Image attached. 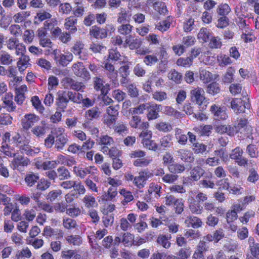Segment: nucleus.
<instances>
[{"mask_svg": "<svg viewBox=\"0 0 259 259\" xmlns=\"http://www.w3.org/2000/svg\"><path fill=\"white\" fill-rule=\"evenodd\" d=\"M12 139L13 143H14L16 147H18L19 149L27 141L26 140L25 137H22L19 134H17L13 136Z\"/></svg>", "mask_w": 259, "mask_h": 259, "instance_id": "obj_50", "label": "nucleus"}, {"mask_svg": "<svg viewBox=\"0 0 259 259\" xmlns=\"http://www.w3.org/2000/svg\"><path fill=\"white\" fill-rule=\"evenodd\" d=\"M103 79L100 77L96 76L93 78V85L95 90L97 91H101V94L105 96L109 90V85H104Z\"/></svg>", "mask_w": 259, "mask_h": 259, "instance_id": "obj_10", "label": "nucleus"}, {"mask_svg": "<svg viewBox=\"0 0 259 259\" xmlns=\"http://www.w3.org/2000/svg\"><path fill=\"white\" fill-rule=\"evenodd\" d=\"M65 238L69 244L74 246H79L82 242L81 237L78 235H69Z\"/></svg>", "mask_w": 259, "mask_h": 259, "instance_id": "obj_28", "label": "nucleus"}, {"mask_svg": "<svg viewBox=\"0 0 259 259\" xmlns=\"http://www.w3.org/2000/svg\"><path fill=\"white\" fill-rule=\"evenodd\" d=\"M148 103L140 104L137 107L131 108L130 111L132 114H141L147 110Z\"/></svg>", "mask_w": 259, "mask_h": 259, "instance_id": "obj_51", "label": "nucleus"}, {"mask_svg": "<svg viewBox=\"0 0 259 259\" xmlns=\"http://www.w3.org/2000/svg\"><path fill=\"white\" fill-rule=\"evenodd\" d=\"M155 127L158 131L163 132H168L172 129L171 124L165 122H160L157 123Z\"/></svg>", "mask_w": 259, "mask_h": 259, "instance_id": "obj_47", "label": "nucleus"}, {"mask_svg": "<svg viewBox=\"0 0 259 259\" xmlns=\"http://www.w3.org/2000/svg\"><path fill=\"white\" fill-rule=\"evenodd\" d=\"M189 208L191 211L193 213L200 214L202 212L203 207L199 202L194 201L189 205Z\"/></svg>", "mask_w": 259, "mask_h": 259, "instance_id": "obj_49", "label": "nucleus"}, {"mask_svg": "<svg viewBox=\"0 0 259 259\" xmlns=\"http://www.w3.org/2000/svg\"><path fill=\"white\" fill-rule=\"evenodd\" d=\"M210 110L211 113L213 114L216 120H224L227 117V115L225 110L215 104L211 106Z\"/></svg>", "mask_w": 259, "mask_h": 259, "instance_id": "obj_17", "label": "nucleus"}, {"mask_svg": "<svg viewBox=\"0 0 259 259\" xmlns=\"http://www.w3.org/2000/svg\"><path fill=\"white\" fill-rule=\"evenodd\" d=\"M243 152L242 149L239 147H237L232 150L231 153L230 154V158L236 161L242 156Z\"/></svg>", "mask_w": 259, "mask_h": 259, "instance_id": "obj_59", "label": "nucleus"}, {"mask_svg": "<svg viewBox=\"0 0 259 259\" xmlns=\"http://www.w3.org/2000/svg\"><path fill=\"white\" fill-rule=\"evenodd\" d=\"M125 43L128 45L131 49H138L141 44L139 39H134L131 35L126 36Z\"/></svg>", "mask_w": 259, "mask_h": 259, "instance_id": "obj_26", "label": "nucleus"}, {"mask_svg": "<svg viewBox=\"0 0 259 259\" xmlns=\"http://www.w3.org/2000/svg\"><path fill=\"white\" fill-rule=\"evenodd\" d=\"M172 139V136L170 134L162 137L160 139V146L164 149H167L170 147L173 144Z\"/></svg>", "mask_w": 259, "mask_h": 259, "instance_id": "obj_27", "label": "nucleus"}, {"mask_svg": "<svg viewBox=\"0 0 259 259\" xmlns=\"http://www.w3.org/2000/svg\"><path fill=\"white\" fill-rule=\"evenodd\" d=\"M72 71L77 76L80 77L85 80L91 78L90 74L85 68L83 63L77 62L72 65Z\"/></svg>", "mask_w": 259, "mask_h": 259, "instance_id": "obj_5", "label": "nucleus"}, {"mask_svg": "<svg viewBox=\"0 0 259 259\" xmlns=\"http://www.w3.org/2000/svg\"><path fill=\"white\" fill-rule=\"evenodd\" d=\"M170 236L168 235H159L157 239V243L165 248H168L170 246V242L169 241Z\"/></svg>", "mask_w": 259, "mask_h": 259, "instance_id": "obj_29", "label": "nucleus"}, {"mask_svg": "<svg viewBox=\"0 0 259 259\" xmlns=\"http://www.w3.org/2000/svg\"><path fill=\"white\" fill-rule=\"evenodd\" d=\"M248 7L246 3L239 4L235 8V14L238 18L241 17L250 18V14L248 13Z\"/></svg>", "mask_w": 259, "mask_h": 259, "instance_id": "obj_15", "label": "nucleus"}, {"mask_svg": "<svg viewBox=\"0 0 259 259\" xmlns=\"http://www.w3.org/2000/svg\"><path fill=\"white\" fill-rule=\"evenodd\" d=\"M104 68L105 69V74L107 77L110 79L111 84L116 87L119 85V82L117 77V72L115 70L113 65L108 62L105 64Z\"/></svg>", "mask_w": 259, "mask_h": 259, "instance_id": "obj_3", "label": "nucleus"}, {"mask_svg": "<svg viewBox=\"0 0 259 259\" xmlns=\"http://www.w3.org/2000/svg\"><path fill=\"white\" fill-rule=\"evenodd\" d=\"M231 11V8L227 4L220 5L217 9V13L221 16H226Z\"/></svg>", "mask_w": 259, "mask_h": 259, "instance_id": "obj_45", "label": "nucleus"}, {"mask_svg": "<svg viewBox=\"0 0 259 259\" xmlns=\"http://www.w3.org/2000/svg\"><path fill=\"white\" fill-rule=\"evenodd\" d=\"M250 105L240 98L233 99L231 102V107L236 113L245 112V109H249Z\"/></svg>", "mask_w": 259, "mask_h": 259, "instance_id": "obj_4", "label": "nucleus"}, {"mask_svg": "<svg viewBox=\"0 0 259 259\" xmlns=\"http://www.w3.org/2000/svg\"><path fill=\"white\" fill-rule=\"evenodd\" d=\"M74 171L77 176L81 178H83L87 175L89 174H95L94 171L92 170V168H78L76 166L74 167Z\"/></svg>", "mask_w": 259, "mask_h": 259, "instance_id": "obj_31", "label": "nucleus"}, {"mask_svg": "<svg viewBox=\"0 0 259 259\" xmlns=\"http://www.w3.org/2000/svg\"><path fill=\"white\" fill-rule=\"evenodd\" d=\"M158 60L155 55H148L144 57V62L148 66H152L158 62Z\"/></svg>", "mask_w": 259, "mask_h": 259, "instance_id": "obj_57", "label": "nucleus"}, {"mask_svg": "<svg viewBox=\"0 0 259 259\" xmlns=\"http://www.w3.org/2000/svg\"><path fill=\"white\" fill-rule=\"evenodd\" d=\"M212 77L211 73L206 70L205 69H202L200 71V78L203 82H208L210 81Z\"/></svg>", "mask_w": 259, "mask_h": 259, "instance_id": "obj_60", "label": "nucleus"}, {"mask_svg": "<svg viewBox=\"0 0 259 259\" xmlns=\"http://www.w3.org/2000/svg\"><path fill=\"white\" fill-rule=\"evenodd\" d=\"M249 176L247 181L249 182L255 183L259 179V176L256 171L253 168L249 169Z\"/></svg>", "mask_w": 259, "mask_h": 259, "instance_id": "obj_64", "label": "nucleus"}, {"mask_svg": "<svg viewBox=\"0 0 259 259\" xmlns=\"http://www.w3.org/2000/svg\"><path fill=\"white\" fill-rule=\"evenodd\" d=\"M32 255V253L30 249L28 247L23 248L21 250H19L16 254V258L17 259H21L22 257L30 258Z\"/></svg>", "mask_w": 259, "mask_h": 259, "instance_id": "obj_46", "label": "nucleus"}, {"mask_svg": "<svg viewBox=\"0 0 259 259\" xmlns=\"http://www.w3.org/2000/svg\"><path fill=\"white\" fill-rule=\"evenodd\" d=\"M83 202L88 208L94 207L97 205L95 198L91 195H85L83 199Z\"/></svg>", "mask_w": 259, "mask_h": 259, "instance_id": "obj_43", "label": "nucleus"}, {"mask_svg": "<svg viewBox=\"0 0 259 259\" xmlns=\"http://www.w3.org/2000/svg\"><path fill=\"white\" fill-rule=\"evenodd\" d=\"M168 168L171 173L174 174L182 173L185 169L184 165L179 163H172L171 165H168Z\"/></svg>", "mask_w": 259, "mask_h": 259, "instance_id": "obj_35", "label": "nucleus"}, {"mask_svg": "<svg viewBox=\"0 0 259 259\" xmlns=\"http://www.w3.org/2000/svg\"><path fill=\"white\" fill-rule=\"evenodd\" d=\"M31 102L34 108L39 112L42 113L45 110L44 107L41 103L37 96H33L31 98Z\"/></svg>", "mask_w": 259, "mask_h": 259, "instance_id": "obj_48", "label": "nucleus"}, {"mask_svg": "<svg viewBox=\"0 0 259 259\" xmlns=\"http://www.w3.org/2000/svg\"><path fill=\"white\" fill-rule=\"evenodd\" d=\"M90 34L97 39H103L107 36L104 28H100L96 25L92 27L90 29Z\"/></svg>", "mask_w": 259, "mask_h": 259, "instance_id": "obj_18", "label": "nucleus"}, {"mask_svg": "<svg viewBox=\"0 0 259 259\" xmlns=\"http://www.w3.org/2000/svg\"><path fill=\"white\" fill-rule=\"evenodd\" d=\"M19 149L21 153L30 156H34L40 152L39 148L30 146L28 141L23 145Z\"/></svg>", "mask_w": 259, "mask_h": 259, "instance_id": "obj_16", "label": "nucleus"}, {"mask_svg": "<svg viewBox=\"0 0 259 259\" xmlns=\"http://www.w3.org/2000/svg\"><path fill=\"white\" fill-rule=\"evenodd\" d=\"M191 254V251L190 248H181L178 252L177 255L179 256L178 259H187Z\"/></svg>", "mask_w": 259, "mask_h": 259, "instance_id": "obj_55", "label": "nucleus"}, {"mask_svg": "<svg viewBox=\"0 0 259 259\" xmlns=\"http://www.w3.org/2000/svg\"><path fill=\"white\" fill-rule=\"evenodd\" d=\"M39 119V117L34 114H25L21 120V124L24 130H28Z\"/></svg>", "mask_w": 259, "mask_h": 259, "instance_id": "obj_9", "label": "nucleus"}, {"mask_svg": "<svg viewBox=\"0 0 259 259\" xmlns=\"http://www.w3.org/2000/svg\"><path fill=\"white\" fill-rule=\"evenodd\" d=\"M127 93L132 98H137L139 96V91L134 83L128 84L127 87Z\"/></svg>", "mask_w": 259, "mask_h": 259, "instance_id": "obj_52", "label": "nucleus"}, {"mask_svg": "<svg viewBox=\"0 0 259 259\" xmlns=\"http://www.w3.org/2000/svg\"><path fill=\"white\" fill-rule=\"evenodd\" d=\"M154 9L160 14L165 15L167 13L166 6L164 3L162 2H155L153 4Z\"/></svg>", "mask_w": 259, "mask_h": 259, "instance_id": "obj_37", "label": "nucleus"}, {"mask_svg": "<svg viewBox=\"0 0 259 259\" xmlns=\"http://www.w3.org/2000/svg\"><path fill=\"white\" fill-rule=\"evenodd\" d=\"M54 59L57 64L62 66H66L73 59V55L71 53L66 55L62 54L59 50H54L52 53Z\"/></svg>", "mask_w": 259, "mask_h": 259, "instance_id": "obj_2", "label": "nucleus"}, {"mask_svg": "<svg viewBox=\"0 0 259 259\" xmlns=\"http://www.w3.org/2000/svg\"><path fill=\"white\" fill-rule=\"evenodd\" d=\"M151 176V174L148 171L139 172V176L135 177L134 180V184L139 189L144 187L146 180Z\"/></svg>", "mask_w": 259, "mask_h": 259, "instance_id": "obj_11", "label": "nucleus"}, {"mask_svg": "<svg viewBox=\"0 0 259 259\" xmlns=\"http://www.w3.org/2000/svg\"><path fill=\"white\" fill-rule=\"evenodd\" d=\"M133 26L128 24H122L118 27V31L122 35H130L132 32Z\"/></svg>", "mask_w": 259, "mask_h": 259, "instance_id": "obj_44", "label": "nucleus"}, {"mask_svg": "<svg viewBox=\"0 0 259 259\" xmlns=\"http://www.w3.org/2000/svg\"><path fill=\"white\" fill-rule=\"evenodd\" d=\"M30 163V160L27 157L22 155H18L14 158L12 161V168L20 171L24 170L25 167Z\"/></svg>", "mask_w": 259, "mask_h": 259, "instance_id": "obj_7", "label": "nucleus"}, {"mask_svg": "<svg viewBox=\"0 0 259 259\" xmlns=\"http://www.w3.org/2000/svg\"><path fill=\"white\" fill-rule=\"evenodd\" d=\"M12 62V57L7 52H0V62L3 65H9Z\"/></svg>", "mask_w": 259, "mask_h": 259, "instance_id": "obj_38", "label": "nucleus"}, {"mask_svg": "<svg viewBox=\"0 0 259 259\" xmlns=\"http://www.w3.org/2000/svg\"><path fill=\"white\" fill-rule=\"evenodd\" d=\"M185 224L188 227H191L193 228H198L202 226V222L201 220L194 216L188 217L185 221Z\"/></svg>", "mask_w": 259, "mask_h": 259, "instance_id": "obj_21", "label": "nucleus"}, {"mask_svg": "<svg viewBox=\"0 0 259 259\" xmlns=\"http://www.w3.org/2000/svg\"><path fill=\"white\" fill-rule=\"evenodd\" d=\"M210 30L206 28H201L198 34V39L201 42H207L211 37Z\"/></svg>", "mask_w": 259, "mask_h": 259, "instance_id": "obj_24", "label": "nucleus"}, {"mask_svg": "<svg viewBox=\"0 0 259 259\" xmlns=\"http://www.w3.org/2000/svg\"><path fill=\"white\" fill-rule=\"evenodd\" d=\"M77 19L74 16H70L65 20L64 26L67 30L71 33H74L77 31V27L75 25L77 23Z\"/></svg>", "mask_w": 259, "mask_h": 259, "instance_id": "obj_19", "label": "nucleus"}, {"mask_svg": "<svg viewBox=\"0 0 259 259\" xmlns=\"http://www.w3.org/2000/svg\"><path fill=\"white\" fill-rule=\"evenodd\" d=\"M207 146L202 143H194L192 145V150L196 154H203L206 150Z\"/></svg>", "mask_w": 259, "mask_h": 259, "instance_id": "obj_42", "label": "nucleus"}, {"mask_svg": "<svg viewBox=\"0 0 259 259\" xmlns=\"http://www.w3.org/2000/svg\"><path fill=\"white\" fill-rule=\"evenodd\" d=\"M220 91L219 84L216 82H213L209 84L206 89V92L209 94L214 95Z\"/></svg>", "mask_w": 259, "mask_h": 259, "instance_id": "obj_39", "label": "nucleus"}, {"mask_svg": "<svg viewBox=\"0 0 259 259\" xmlns=\"http://www.w3.org/2000/svg\"><path fill=\"white\" fill-rule=\"evenodd\" d=\"M193 62V58L187 57L186 58H180L177 61V64L178 66L183 67L190 66Z\"/></svg>", "mask_w": 259, "mask_h": 259, "instance_id": "obj_58", "label": "nucleus"}, {"mask_svg": "<svg viewBox=\"0 0 259 259\" xmlns=\"http://www.w3.org/2000/svg\"><path fill=\"white\" fill-rule=\"evenodd\" d=\"M177 156L185 162H193L195 158L193 154L186 149H180L177 152Z\"/></svg>", "mask_w": 259, "mask_h": 259, "instance_id": "obj_14", "label": "nucleus"}, {"mask_svg": "<svg viewBox=\"0 0 259 259\" xmlns=\"http://www.w3.org/2000/svg\"><path fill=\"white\" fill-rule=\"evenodd\" d=\"M64 81L72 90L79 91L85 88V85L82 82L76 81L70 77H65Z\"/></svg>", "mask_w": 259, "mask_h": 259, "instance_id": "obj_22", "label": "nucleus"}, {"mask_svg": "<svg viewBox=\"0 0 259 259\" xmlns=\"http://www.w3.org/2000/svg\"><path fill=\"white\" fill-rule=\"evenodd\" d=\"M12 97L7 95L3 98V103L4 104L3 107L10 112H13L16 109V106L12 100Z\"/></svg>", "mask_w": 259, "mask_h": 259, "instance_id": "obj_25", "label": "nucleus"}, {"mask_svg": "<svg viewBox=\"0 0 259 259\" xmlns=\"http://www.w3.org/2000/svg\"><path fill=\"white\" fill-rule=\"evenodd\" d=\"M96 141L97 144L100 145L111 146L114 143L113 138L108 135L102 136Z\"/></svg>", "mask_w": 259, "mask_h": 259, "instance_id": "obj_32", "label": "nucleus"}, {"mask_svg": "<svg viewBox=\"0 0 259 259\" xmlns=\"http://www.w3.org/2000/svg\"><path fill=\"white\" fill-rule=\"evenodd\" d=\"M64 130L63 128L58 127L52 131V133L56 137L55 148L58 151H61L63 149L65 145L68 141L67 136L63 134Z\"/></svg>", "mask_w": 259, "mask_h": 259, "instance_id": "obj_1", "label": "nucleus"}, {"mask_svg": "<svg viewBox=\"0 0 259 259\" xmlns=\"http://www.w3.org/2000/svg\"><path fill=\"white\" fill-rule=\"evenodd\" d=\"M58 177L61 180L68 179L70 178L69 170L65 166L59 167L57 169Z\"/></svg>", "mask_w": 259, "mask_h": 259, "instance_id": "obj_36", "label": "nucleus"}, {"mask_svg": "<svg viewBox=\"0 0 259 259\" xmlns=\"http://www.w3.org/2000/svg\"><path fill=\"white\" fill-rule=\"evenodd\" d=\"M204 94L205 92L202 88H194L190 91L191 101L199 105L206 103V101L204 97Z\"/></svg>", "mask_w": 259, "mask_h": 259, "instance_id": "obj_6", "label": "nucleus"}, {"mask_svg": "<svg viewBox=\"0 0 259 259\" xmlns=\"http://www.w3.org/2000/svg\"><path fill=\"white\" fill-rule=\"evenodd\" d=\"M57 96L56 101L57 110L64 112L69 102V100L66 98V96L64 95L62 91H59L57 93Z\"/></svg>", "mask_w": 259, "mask_h": 259, "instance_id": "obj_13", "label": "nucleus"}, {"mask_svg": "<svg viewBox=\"0 0 259 259\" xmlns=\"http://www.w3.org/2000/svg\"><path fill=\"white\" fill-rule=\"evenodd\" d=\"M171 22V17L168 16L165 20L160 22L156 26V28L162 32L165 31L170 27Z\"/></svg>", "mask_w": 259, "mask_h": 259, "instance_id": "obj_30", "label": "nucleus"}, {"mask_svg": "<svg viewBox=\"0 0 259 259\" xmlns=\"http://www.w3.org/2000/svg\"><path fill=\"white\" fill-rule=\"evenodd\" d=\"M101 112L97 106L94 107L87 110L85 113V117L87 119L93 120L99 117Z\"/></svg>", "mask_w": 259, "mask_h": 259, "instance_id": "obj_23", "label": "nucleus"}, {"mask_svg": "<svg viewBox=\"0 0 259 259\" xmlns=\"http://www.w3.org/2000/svg\"><path fill=\"white\" fill-rule=\"evenodd\" d=\"M239 133L243 134L244 137H248L251 132V127L247 125V120L245 118H240L238 123L235 125Z\"/></svg>", "mask_w": 259, "mask_h": 259, "instance_id": "obj_12", "label": "nucleus"}, {"mask_svg": "<svg viewBox=\"0 0 259 259\" xmlns=\"http://www.w3.org/2000/svg\"><path fill=\"white\" fill-rule=\"evenodd\" d=\"M134 240V236L129 233H122V243L125 246H131Z\"/></svg>", "mask_w": 259, "mask_h": 259, "instance_id": "obj_40", "label": "nucleus"}, {"mask_svg": "<svg viewBox=\"0 0 259 259\" xmlns=\"http://www.w3.org/2000/svg\"><path fill=\"white\" fill-rule=\"evenodd\" d=\"M142 143L145 147L149 150L154 151H156L158 150L157 144L150 139L146 138V139H143Z\"/></svg>", "mask_w": 259, "mask_h": 259, "instance_id": "obj_41", "label": "nucleus"}, {"mask_svg": "<svg viewBox=\"0 0 259 259\" xmlns=\"http://www.w3.org/2000/svg\"><path fill=\"white\" fill-rule=\"evenodd\" d=\"M131 63H127L121 66L118 70L120 76H128L130 73V65Z\"/></svg>", "mask_w": 259, "mask_h": 259, "instance_id": "obj_63", "label": "nucleus"}, {"mask_svg": "<svg viewBox=\"0 0 259 259\" xmlns=\"http://www.w3.org/2000/svg\"><path fill=\"white\" fill-rule=\"evenodd\" d=\"M51 186V182L45 179H41L38 181L37 184V189L41 191H45Z\"/></svg>", "mask_w": 259, "mask_h": 259, "instance_id": "obj_56", "label": "nucleus"}, {"mask_svg": "<svg viewBox=\"0 0 259 259\" xmlns=\"http://www.w3.org/2000/svg\"><path fill=\"white\" fill-rule=\"evenodd\" d=\"M168 77L169 79L172 80L177 84L180 83L183 79V76L182 74L178 72L175 69L171 70L168 73Z\"/></svg>", "mask_w": 259, "mask_h": 259, "instance_id": "obj_34", "label": "nucleus"}, {"mask_svg": "<svg viewBox=\"0 0 259 259\" xmlns=\"http://www.w3.org/2000/svg\"><path fill=\"white\" fill-rule=\"evenodd\" d=\"M204 170L200 166L194 167L191 171V177L194 181H198L204 174Z\"/></svg>", "mask_w": 259, "mask_h": 259, "instance_id": "obj_33", "label": "nucleus"}, {"mask_svg": "<svg viewBox=\"0 0 259 259\" xmlns=\"http://www.w3.org/2000/svg\"><path fill=\"white\" fill-rule=\"evenodd\" d=\"M76 6L73 10V14L74 17H81L83 16L84 12V8L81 3H76Z\"/></svg>", "mask_w": 259, "mask_h": 259, "instance_id": "obj_53", "label": "nucleus"}, {"mask_svg": "<svg viewBox=\"0 0 259 259\" xmlns=\"http://www.w3.org/2000/svg\"><path fill=\"white\" fill-rule=\"evenodd\" d=\"M39 179V177L37 174L33 172L27 173L24 179V181L27 186L31 187L37 183Z\"/></svg>", "mask_w": 259, "mask_h": 259, "instance_id": "obj_20", "label": "nucleus"}, {"mask_svg": "<svg viewBox=\"0 0 259 259\" xmlns=\"http://www.w3.org/2000/svg\"><path fill=\"white\" fill-rule=\"evenodd\" d=\"M162 106L155 103H148L147 117L149 120H154L159 117V112L162 110Z\"/></svg>", "mask_w": 259, "mask_h": 259, "instance_id": "obj_8", "label": "nucleus"}, {"mask_svg": "<svg viewBox=\"0 0 259 259\" xmlns=\"http://www.w3.org/2000/svg\"><path fill=\"white\" fill-rule=\"evenodd\" d=\"M13 118L10 114L7 113L1 114L0 115V124L4 125H8L12 123Z\"/></svg>", "mask_w": 259, "mask_h": 259, "instance_id": "obj_54", "label": "nucleus"}, {"mask_svg": "<svg viewBox=\"0 0 259 259\" xmlns=\"http://www.w3.org/2000/svg\"><path fill=\"white\" fill-rule=\"evenodd\" d=\"M59 163V161L58 162L56 161H46L44 162L41 166L40 167L44 169V170H47L50 169H53L56 167L57 164Z\"/></svg>", "mask_w": 259, "mask_h": 259, "instance_id": "obj_62", "label": "nucleus"}, {"mask_svg": "<svg viewBox=\"0 0 259 259\" xmlns=\"http://www.w3.org/2000/svg\"><path fill=\"white\" fill-rule=\"evenodd\" d=\"M181 130H178L176 133V137L178 143L182 145H185L188 141V137L186 135L181 134Z\"/></svg>", "mask_w": 259, "mask_h": 259, "instance_id": "obj_61", "label": "nucleus"}]
</instances>
